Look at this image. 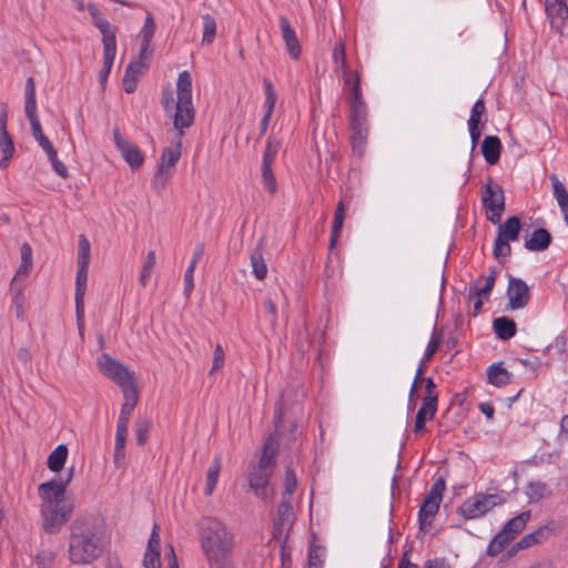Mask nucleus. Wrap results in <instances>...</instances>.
Here are the masks:
<instances>
[{"mask_svg": "<svg viewBox=\"0 0 568 568\" xmlns=\"http://www.w3.org/2000/svg\"><path fill=\"white\" fill-rule=\"evenodd\" d=\"M195 118V110L192 102V78L187 71L178 77V102L174 113V129L178 131V142L174 148H165L162 151L161 161L154 174L156 189H164L171 178V169L175 166L181 158L182 138L184 129L190 128Z\"/></svg>", "mask_w": 568, "mask_h": 568, "instance_id": "obj_1", "label": "nucleus"}, {"mask_svg": "<svg viewBox=\"0 0 568 568\" xmlns=\"http://www.w3.org/2000/svg\"><path fill=\"white\" fill-rule=\"evenodd\" d=\"M71 467L65 478L54 477L38 487L42 528L47 534H58L70 520L74 510V500L65 497L67 487L72 480Z\"/></svg>", "mask_w": 568, "mask_h": 568, "instance_id": "obj_2", "label": "nucleus"}, {"mask_svg": "<svg viewBox=\"0 0 568 568\" xmlns=\"http://www.w3.org/2000/svg\"><path fill=\"white\" fill-rule=\"evenodd\" d=\"M103 540L97 527L78 516L70 526L68 554L74 565H89L103 554Z\"/></svg>", "mask_w": 568, "mask_h": 568, "instance_id": "obj_3", "label": "nucleus"}, {"mask_svg": "<svg viewBox=\"0 0 568 568\" xmlns=\"http://www.w3.org/2000/svg\"><path fill=\"white\" fill-rule=\"evenodd\" d=\"M201 547L207 561L229 558L234 547V536L226 525L214 517L200 521Z\"/></svg>", "mask_w": 568, "mask_h": 568, "instance_id": "obj_4", "label": "nucleus"}, {"mask_svg": "<svg viewBox=\"0 0 568 568\" xmlns=\"http://www.w3.org/2000/svg\"><path fill=\"white\" fill-rule=\"evenodd\" d=\"M98 366L108 378L122 388V392L124 389L138 388L135 373L110 355L103 353L98 358Z\"/></svg>", "mask_w": 568, "mask_h": 568, "instance_id": "obj_5", "label": "nucleus"}, {"mask_svg": "<svg viewBox=\"0 0 568 568\" xmlns=\"http://www.w3.org/2000/svg\"><path fill=\"white\" fill-rule=\"evenodd\" d=\"M503 503L504 498L498 494L478 493L473 499H466L458 507L457 514L464 520L477 519Z\"/></svg>", "mask_w": 568, "mask_h": 568, "instance_id": "obj_6", "label": "nucleus"}, {"mask_svg": "<svg viewBox=\"0 0 568 568\" xmlns=\"http://www.w3.org/2000/svg\"><path fill=\"white\" fill-rule=\"evenodd\" d=\"M445 488L446 483L443 477L437 478L432 485L418 511L420 530L427 531V529L432 527L433 520L439 510Z\"/></svg>", "mask_w": 568, "mask_h": 568, "instance_id": "obj_7", "label": "nucleus"}, {"mask_svg": "<svg viewBox=\"0 0 568 568\" xmlns=\"http://www.w3.org/2000/svg\"><path fill=\"white\" fill-rule=\"evenodd\" d=\"M521 224L517 216L508 217L504 223H498L497 236L494 243V256L497 260L508 257L511 254L509 242L517 241L520 235Z\"/></svg>", "mask_w": 568, "mask_h": 568, "instance_id": "obj_8", "label": "nucleus"}, {"mask_svg": "<svg viewBox=\"0 0 568 568\" xmlns=\"http://www.w3.org/2000/svg\"><path fill=\"white\" fill-rule=\"evenodd\" d=\"M481 202L485 210L489 212L487 220L498 224L505 211V194L503 187L491 178L481 186Z\"/></svg>", "mask_w": 568, "mask_h": 568, "instance_id": "obj_9", "label": "nucleus"}, {"mask_svg": "<svg viewBox=\"0 0 568 568\" xmlns=\"http://www.w3.org/2000/svg\"><path fill=\"white\" fill-rule=\"evenodd\" d=\"M283 407L280 406L274 414V434L270 435L264 443L262 454L260 457V460L257 465L265 467L267 469H272L275 465V458L277 455V448H278V437L283 435L282 427H283Z\"/></svg>", "mask_w": 568, "mask_h": 568, "instance_id": "obj_10", "label": "nucleus"}, {"mask_svg": "<svg viewBox=\"0 0 568 568\" xmlns=\"http://www.w3.org/2000/svg\"><path fill=\"white\" fill-rule=\"evenodd\" d=\"M550 27L561 37H568V6L566 0H545Z\"/></svg>", "mask_w": 568, "mask_h": 568, "instance_id": "obj_11", "label": "nucleus"}, {"mask_svg": "<svg viewBox=\"0 0 568 568\" xmlns=\"http://www.w3.org/2000/svg\"><path fill=\"white\" fill-rule=\"evenodd\" d=\"M508 305L511 310H520L530 301L529 286L525 281L509 276L507 286Z\"/></svg>", "mask_w": 568, "mask_h": 568, "instance_id": "obj_12", "label": "nucleus"}, {"mask_svg": "<svg viewBox=\"0 0 568 568\" xmlns=\"http://www.w3.org/2000/svg\"><path fill=\"white\" fill-rule=\"evenodd\" d=\"M113 138L116 149L121 152L123 159L130 165V168L132 170L139 169L144 161L140 149L135 144L124 139L118 128L113 129Z\"/></svg>", "mask_w": 568, "mask_h": 568, "instance_id": "obj_13", "label": "nucleus"}, {"mask_svg": "<svg viewBox=\"0 0 568 568\" xmlns=\"http://www.w3.org/2000/svg\"><path fill=\"white\" fill-rule=\"evenodd\" d=\"M88 9L92 17L93 24L102 34L103 47H108L109 44L110 47H116L118 28L104 19L95 6L89 4Z\"/></svg>", "mask_w": 568, "mask_h": 568, "instance_id": "obj_14", "label": "nucleus"}, {"mask_svg": "<svg viewBox=\"0 0 568 568\" xmlns=\"http://www.w3.org/2000/svg\"><path fill=\"white\" fill-rule=\"evenodd\" d=\"M88 9L92 17L93 24L102 34L103 47H108L109 44L110 47H116L118 28L104 19L95 6L89 4Z\"/></svg>", "mask_w": 568, "mask_h": 568, "instance_id": "obj_15", "label": "nucleus"}, {"mask_svg": "<svg viewBox=\"0 0 568 568\" xmlns=\"http://www.w3.org/2000/svg\"><path fill=\"white\" fill-rule=\"evenodd\" d=\"M293 507L290 500L283 499L276 509V518L274 520L273 538L282 539L286 537L287 530L292 525Z\"/></svg>", "mask_w": 568, "mask_h": 568, "instance_id": "obj_16", "label": "nucleus"}, {"mask_svg": "<svg viewBox=\"0 0 568 568\" xmlns=\"http://www.w3.org/2000/svg\"><path fill=\"white\" fill-rule=\"evenodd\" d=\"M278 24L290 57L293 60H298L301 57V44L295 30L290 23L288 18L285 16H280Z\"/></svg>", "mask_w": 568, "mask_h": 568, "instance_id": "obj_17", "label": "nucleus"}, {"mask_svg": "<svg viewBox=\"0 0 568 568\" xmlns=\"http://www.w3.org/2000/svg\"><path fill=\"white\" fill-rule=\"evenodd\" d=\"M272 473V469H267L260 465L253 466L252 470L248 473L250 488L253 489L255 494L261 498L266 497L265 489L268 485Z\"/></svg>", "mask_w": 568, "mask_h": 568, "instance_id": "obj_18", "label": "nucleus"}, {"mask_svg": "<svg viewBox=\"0 0 568 568\" xmlns=\"http://www.w3.org/2000/svg\"><path fill=\"white\" fill-rule=\"evenodd\" d=\"M552 532V528L549 526H540L536 530H534L530 534L525 535L519 541H517L511 549L509 550L510 554H515L518 550L529 548L534 545L540 544L545 540H547Z\"/></svg>", "mask_w": 568, "mask_h": 568, "instance_id": "obj_19", "label": "nucleus"}, {"mask_svg": "<svg viewBox=\"0 0 568 568\" xmlns=\"http://www.w3.org/2000/svg\"><path fill=\"white\" fill-rule=\"evenodd\" d=\"M159 526L155 524L150 536L148 548L144 554L143 565L145 568H161L160 560V535Z\"/></svg>", "mask_w": 568, "mask_h": 568, "instance_id": "obj_20", "label": "nucleus"}, {"mask_svg": "<svg viewBox=\"0 0 568 568\" xmlns=\"http://www.w3.org/2000/svg\"><path fill=\"white\" fill-rule=\"evenodd\" d=\"M124 403L121 406L120 415L118 417L116 425L128 426L132 412L134 410L139 400V389L131 388L124 389L123 392Z\"/></svg>", "mask_w": 568, "mask_h": 568, "instance_id": "obj_21", "label": "nucleus"}, {"mask_svg": "<svg viewBox=\"0 0 568 568\" xmlns=\"http://www.w3.org/2000/svg\"><path fill=\"white\" fill-rule=\"evenodd\" d=\"M551 234L546 229H537L525 241V248L531 252L545 251L551 244Z\"/></svg>", "mask_w": 568, "mask_h": 568, "instance_id": "obj_22", "label": "nucleus"}, {"mask_svg": "<svg viewBox=\"0 0 568 568\" xmlns=\"http://www.w3.org/2000/svg\"><path fill=\"white\" fill-rule=\"evenodd\" d=\"M128 430V426L116 425L113 463L118 469L124 466Z\"/></svg>", "mask_w": 568, "mask_h": 568, "instance_id": "obj_23", "label": "nucleus"}, {"mask_svg": "<svg viewBox=\"0 0 568 568\" xmlns=\"http://www.w3.org/2000/svg\"><path fill=\"white\" fill-rule=\"evenodd\" d=\"M501 142L498 136L487 135L481 143V153L488 164H496L500 159Z\"/></svg>", "mask_w": 568, "mask_h": 568, "instance_id": "obj_24", "label": "nucleus"}, {"mask_svg": "<svg viewBox=\"0 0 568 568\" xmlns=\"http://www.w3.org/2000/svg\"><path fill=\"white\" fill-rule=\"evenodd\" d=\"M511 373L503 367V363H494L487 368L488 382L496 387H504L511 382Z\"/></svg>", "mask_w": 568, "mask_h": 568, "instance_id": "obj_25", "label": "nucleus"}, {"mask_svg": "<svg viewBox=\"0 0 568 568\" xmlns=\"http://www.w3.org/2000/svg\"><path fill=\"white\" fill-rule=\"evenodd\" d=\"M264 253V243L260 241V243L254 247L251 253V265L253 270V274L257 280H264L267 275V266L264 262L263 257Z\"/></svg>", "mask_w": 568, "mask_h": 568, "instance_id": "obj_26", "label": "nucleus"}, {"mask_svg": "<svg viewBox=\"0 0 568 568\" xmlns=\"http://www.w3.org/2000/svg\"><path fill=\"white\" fill-rule=\"evenodd\" d=\"M349 126H368L367 106L364 101H349Z\"/></svg>", "mask_w": 568, "mask_h": 568, "instance_id": "obj_27", "label": "nucleus"}, {"mask_svg": "<svg viewBox=\"0 0 568 568\" xmlns=\"http://www.w3.org/2000/svg\"><path fill=\"white\" fill-rule=\"evenodd\" d=\"M493 327L496 335L503 339L508 341L516 335L517 325L514 320L506 316H500L494 320Z\"/></svg>", "mask_w": 568, "mask_h": 568, "instance_id": "obj_28", "label": "nucleus"}, {"mask_svg": "<svg viewBox=\"0 0 568 568\" xmlns=\"http://www.w3.org/2000/svg\"><path fill=\"white\" fill-rule=\"evenodd\" d=\"M437 410V406L428 404L426 402H423L422 406L419 407L416 417H415V425H414V433L415 434H422L426 432L425 422L426 419H433Z\"/></svg>", "mask_w": 568, "mask_h": 568, "instance_id": "obj_29", "label": "nucleus"}, {"mask_svg": "<svg viewBox=\"0 0 568 568\" xmlns=\"http://www.w3.org/2000/svg\"><path fill=\"white\" fill-rule=\"evenodd\" d=\"M351 145L353 153L362 156L367 142L368 126H351Z\"/></svg>", "mask_w": 568, "mask_h": 568, "instance_id": "obj_30", "label": "nucleus"}, {"mask_svg": "<svg viewBox=\"0 0 568 568\" xmlns=\"http://www.w3.org/2000/svg\"><path fill=\"white\" fill-rule=\"evenodd\" d=\"M222 469V457L215 456L206 471V483L204 494L211 496L215 489L219 476Z\"/></svg>", "mask_w": 568, "mask_h": 568, "instance_id": "obj_31", "label": "nucleus"}, {"mask_svg": "<svg viewBox=\"0 0 568 568\" xmlns=\"http://www.w3.org/2000/svg\"><path fill=\"white\" fill-rule=\"evenodd\" d=\"M530 517V510L523 511L518 516L508 520L503 529L506 530L509 534V536L513 537V539H515L517 535H519L524 530Z\"/></svg>", "mask_w": 568, "mask_h": 568, "instance_id": "obj_32", "label": "nucleus"}, {"mask_svg": "<svg viewBox=\"0 0 568 568\" xmlns=\"http://www.w3.org/2000/svg\"><path fill=\"white\" fill-rule=\"evenodd\" d=\"M527 497L531 503H538L551 496L549 486L542 481H531L527 486Z\"/></svg>", "mask_w": 568, "mask_h": 568, "instance_id": "obj_33", "label": "nucleus"}, {"mask_svg": "<svg viewBox=\"0 0 568 568\" xmlns=\"http://www.w3.org/2000/svg\"><path fill=\"white\" fill-rule=\"evenodd\" d=\"M68 457V448L64 445H59L48 457V468L51 471L59 473L65 464Z\"/></svg>", "mask_w": 568, "mask_h": 568, "instance_id": "obj_34", "label": "nucleus"}, {"mask_svg": "<svg viewBox=\"0 0 568 568\" xmlns=\"http://www.w3.org/2000/svg\"><path fill=\"white\" fill-rule=\"evenodd\" d=\"M333 62L335 65V70L342 71L343 78L346 77L347 73L354 72L347 69L348 62L346 59L345 43L343 41H338L333 49Z\"/></svg>", "mask_w": 568, "mask_h": 568, "instance_id": "obj_35", "label": "nucleus"}, {"mask_svg": "<svg viewBox=\"0 0 568 568\" xmlns=\"http://www.w3.org/2000/svg\"><path fill=\"white\" fill-rule=\"evenodd\" d=\"M88 265H78L77 276H75V304L79 302H84V295L87 291V281H88Z\"/></svg>", "mask_w": 568, "mask_h": 568, "instance_id": "obj_36", "label": "nucleus"}, {"mask_svg": "<svg viewBox=\"0 0 568 568\" xmlns=\"http://www.w3.org/2000/svg\"><path fill=\"white\" fill-rule=\"evenodd\" d=\"M513 537L506 530L499 531L487 547V554L491 557L499 555L505 547L513 541Z\"/></svg>", "mask_w": 568, "mask_h": 568, "instance_id": "obj_37", "label": "nucleus"}, {"mask_svg": "<svg viewBox=\"0 0 568 568\" xmlns=\"http://www.w3.org/2000/svg\"><path fill=\"white\" fill-rule=\"evenodd\" d=\"M344 84L351 89V100L349 101H364L362 88H361V75L357 71L353 73H347L346 77L343 78Z\"/></svg>", "mask_w": 568, "mask_h": 568, "instance_id": "obj_38", "label": "nucleus"}, {"mask_svg": "<svg viewBox=\"0 0 568 568\" xmlns=\"http://www.w3.org/2000/svg\"><path fill=\"white\" fill-rule=\"evenodd\" d=\"M116 47H103V67L99 72V80L104 84L108 80L115 58Z\"/></svg>", "mask_w": 568, "mask_h": 568, "instance_id": "obj_39", "label": "nucleus"}, {"mask_svg": "<svg viewBox=\"0 0 568 568\" xmlns=\"http://www.w3.org/2000/svg\"><path fill=\"white\" fill-rule=\"evenodd\" d=\"M498 272L496 268L490 267L488 274L484 277L485 285L483 287H475L474 295L479 298L488 300L497 278Z\"/></svg>", "mask_w": 568, "mask_h": 568, "instance_id": "obj_40", "label": "nucleus"}, {"mask_svg": "<svg viewBox=\"0 0 568 568\" xmlns=\"http://www.w3.org/2000/svg\"><path fill=\"white\" fill-rule=\"evenodd\" d=\"M57 559V552L50 549H40L34 555L32 562L37 568H52Z\"/></svg>", "mask_w": 568, "mask_h": 568, "instance_id": "obj_41", "label": "nucleus"}, {"mask_svg": "<svg viewBox=\"0 0 568 568\" xmlns=\"http://www.w3.org/2000/svg\"><path fill=\"white\" fill-rule=\"evenodd\" d=\"M202 22H203V38L202 43L204 44H211L216 36V22L214 18L211 14H204L202 16Z\"/></svg>", "mask_w": 568, "mask_h": 568, "instance_id": "obj_42", "label": "nucleus"}, {"mask_svg": "<svg viewBox=\"0 0 568 568\" xmlns=\"http://www.w3.org/2000/svg\"><path fill=\"white\" fill-rule=\"evenodd\" d=\"M26 104L24 111L37 112V99H36V83L32 77H29L26 81L24 88Z\"/></svg>", "mask_w": 568, "mask_h": 568, "instance_id": "obj_43", "label": "nucleus"}, {"mask_svg": "<svg viewBox=\"0 0 568 568\" xmlns=\"http://www.w3.org/2000/svg\"><path fill=\"white\" fill-rule=\"evenodd\" d=\"M272 164L262 163L261 166V174H262V182L265 187L271 194H274L277 191V183L276 179L272 171Z\"/></svg>", "mask_w": 568, "mask_h": 568, "instance_id": "obj_44", "label": "nucleus"}, {"mask_svg": "<svg viewBox=\"0 0 568 568\" xmlns=\"http://www.w3.org/2000/svg\"><path fill=\"white\" fill-rule=\"evenodd\" d=\"M155 262H156L155 252L150 251L146 255V258H145V262H144V265L142 267L141 275L139 278V282L143 287H145L150 282L151 275H152L154 266H155Z\"/></svg>", "mask_w": 568, "mask_h": 568, "instance_id": "obj_45", "label": "nucleus"}, {"mask_svg": "<svg viewBox=\"0 0 568 568\" xmlns=\"http://www.w3.org/2000/svg\"><path fill=\"white\" fill-rule=\"evenodd\" d=\"M151 422L146 417H139L135 420V440L139 446L148 442Z\"/></svg>", "mask_w": 568, "mask_h": 568, "instance_id": "obj_46", "label": "nucleus"}, {"mask_svg": "<svg viewBox=\"0 0 568 568\" xmlns=\"http://www.w3.org/2000/svg\"><path fill=\"white\" fill-rule=\"evenodd\" d=\"M281 149V142L275 136L270 135L266 141L265 151L263 154V161L262 163H268L272 164L275 161V158Z\"/></svg>", "mask_w": 568, "mask_h": 568, "instance_id": "obj_47", "label": "nucleus"}, {"mask_svg": "<svg viewBox=\"0 0 568 568\" xmlns=\"http://www.w3.org/2000/svg\"><path fill=\"white\" fill-rule=\"evenodd\" d=\"M550 181L554 190V196L559 206H564L568 202V192L564 183L557 178L556 174L550 175Z\"/></svg>", "mask_w": 568, "mask_h": 568, "instance_id": "obj_48", "label": "nucleus"}, {"mask_svg": "<svg viewBox=\"0 0 568 568\" xmlns=\"http://www.w3.org/2000/svg\"><path fill=\"white\" fill-rule=\"evenodd\" d=\"M155 21H154V18H153V14L151 12H148L146 13V17H145V21H144V24L141 29V32H140V36H141V40L148 44V43H151L152 41V38L155 33Z\"/></svg>", "mask_w": 568, "mask_h": 568, "instance_id": "obj_49", "label": "nucleus"}, {"mask_svg": "<svg viewBox=\"0 0 568 568\" xmlns=\"http://www.w3.org/2000/svg\"><path fill=\"white\" fill-rule=\"evenodd\" d=\"M90 264V242L85 237V235L81 234L79 236L78 244V265H88Z\"/></svg>", "mask_w": 568, "mask_h": 568, "instance_id": "obj_50", "label": "nucleus"}, {"mask_svg": "<svg viewBox=\"0 0 568 568\" xmlns=\"http://www.w3.org/2000/svg\"><path fill=\"white\" fill-rule=\"evenodd\" d=\"M264 89H265V102L264 106L266 108V112H270V114H273L275 102H276V92L275 89L267 78H264L263 80Z\"/></svg>", "mask_w": 568, "mask_h": 568, "instance_id": "obj_51", "label": "nucleus"}, {"mask_svg": "<svg viewBox=\"0 0 568 568\" xmlns=\"http://www.w3.org/2000/svg\"><path fill=\"white\" fill-rule=\"evenodd\" d=\"M486 112L484 99H478L471 108L468 125H481V116Z\"/></svg>", "mask_w": 568, "mask_h": 568, "instance_id": "obj_52", "label": "nucleus"}, {"mask_svg": "<svg viewBox=\"0 0 568 568\" xmlns=\"http://www.w3.org/2000/svg\"><path fill=\"white\" fill-rule=\"evenodd\" d=\"M426 395L423 398V402L437 406L438 402V393L437 386L434 383L432 377L424 378Z\"/></svg>", "mask_w": 568, "mask_h": 568, "instance_id": "obj_53", "label": "nucleus"}, {"mask_svg": "<svg viewBox=\"0 0 568 568\" xmlns=\"http://www.w3.org/2000/svg\"><path fill=\"white\" fill-rule=\"evenodd\" d=\"M346 209L343 201H339L336 205L334 220L332 223V231L334 233H341L345 220Z\"/></svg>", "mask_w": 568, "mask_h": 568, "instance_id": "obj_54", "label": "nucleus"}, {"mask_svg": "<svg viewBox=\"0 0 568 568\" xmlns=\"http://www.w3.org/2000/svg\"><path fill=\"white\" fill-rule=\"evenodd\" d=\"M0 149L7 158H12L14 144L7 129L0 130Z\"/></svg>", "mask_w": 568, "mask_h": 568, "instance_id": "obj_55", "label": "nucleus"}, {"mask_svg": "<svg viewBox=\"0 0 568 568\" xmlns=\"http://www.w3.org/2000/svg\"><path fill=\"white\" fill-rule=\"evenodd\" d=\"M26 115L29 119L33 139L37 141L43 138L45 134L42 131V126L37 112H27Z\"/></svg>", "mask_w": 568, "mask_h": 568, "instance_id": "obj_56", "label": "nucleus"}, {"mask_svg": "<svg viewBox=\"0 0 568 568\" xmlns=\"http://www.w3.org/2000/svg\"><path fill=\"white\" fill-rule=\"evenodd\" d=\"M442 343V334H437L436 331L432 334V337L427 344L426 352L424 354V362H429L434 354L437 352Z\"/></svg>", "mask_w": 568, "mask_h": 568, "instance_id": "obj_57", "label": "nucleus"}, {"mask_svg": "<svg viewBox=\"0 0 568 568\" xmlns=\"http://www.w3.org/2000/svg\"><path fill=\"white\" fill-rule=\"evenodd\" d=\"M225 363V353L221 344H216L213 353V363L210 374H214L215 372L222 369Z\"/></svg>", "mask_w": 568, "mask_h": 568, "instance_id": "obj_58", "label": "nucleus"}, {"mask_svg": "<svg viewBox=\"0 0 568 568\" xmlns=\"http://www.w3.org/2000/svg\"><path fill=\"white\" fill-rule=\"evenodd\" d=\"M297 487V479L295 473L290 467L285 470L284 489L285 495H293Z\"/></svg>", "mask_w": 568, "mask_h": 568, "instance_id": "obj_59", "label": "nucleus"}, {"mask_svg": "<svg viewBox=\"0 0 568 568\" xmlns=\"http://www.w3.org/2000/svg\"><path fill=\"white\" fill-rule=\"evenodd\" d=\"M48 160L51 163L52 170L61 178H68V169L67 166L59 160L57 151L53 155H48Z\"/></svg>", "mask_w": 568, "mask_h": 568, "instance_id": "obj_60", "label": "nucleus"}, {"mask_svg": "<svg viewBox=\"0 0 568 568\" xmlns=\"http://www.w3.org/2000/svg\"><path fill=\"white\" fill-rule=\"evenodd\" d=\"M176 102H178V100L174 101L173 92L171 90H165L163 92L161 103H162L165 112L172 114L173 118H174V113H175Z\"/></svg>", "mask_w": 568, "mask_h": 568, "instance_id": "obj_61", "label": "nucleus"}, {"mask_svg": "<svg viewBox=\"0 0 568 568\" xmlns=\"http://www.w3.org/2000/svg\"><path fill=\"white\" fill-rule=\"evenodd\" d=\"M195 267L189 265L184 274V294L189 297L194 288V274Z\"/></svg>", "mask_w": 568, "mask_h": 568, "instance_id": "obj_62", "label": "nucleus"}, {"mask_svg": "<svg viewBox=\"0 0 568 568\" xmlns=\"http://www.w3.org/2000/svg\"><path fill=\"white\" fill-rule=\"evenodd\" d=\"M143 68H144V65H143L142 61H136V60L131 61L125 69L124 75L136 77V79H138L139 75L142 74Z\"/></svg>", "mask_w": 568, "mask_h": 568, "instance_id": "obj_63", "label": "nucleus"}, {"mask_svg": "<svg viewBox=\"0 0 568 568\" xmlns=\"http://www.w3.org/2000/svg\"><path fill=\"white\" fill-rule=\"evenodd\" d=\"M318 548H311L308 551V568H322L323 560L318 554Z\"/></svg>", "mask_w": 568, "mask_h": 568, "instance_id": "obj_64", "label": "nucleus"}]
</instances>
